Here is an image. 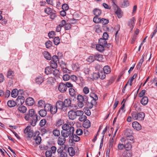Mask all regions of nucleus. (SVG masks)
<instances>
[{
    "mask_svg": "<svg viewBox=\"0 0 157 157\" xmlns=\"http://www.w3.org/2000/svg\"><path fill=\"white\" fill-rule=\"evenodd\" d=\"M63 130L61 132V136L59 137L57 140V143L59 145H63L66 141V138L69 136L70 137L71 133L73 132L74 128L66 124L62 126Z\"/></svg>",
    "mask_w": 157,
    "mask_h": 157,
    "instance_id": "1",
    "label": "nucleus"
},
{
    "mask_svg": "<svg viewBox=\"0 0 157 157\" xmlns=\"http://www.w3.org/2000/svg\"><path fill=\"white\" fill-rule=\"evenodd\" d=\"M25 118L26 121H29L31 124L33 126H35L37 121L40 119V117H38L37 114L35 113L33 109L29 110L28 112L25 114Z\"/></svg>",
    "mask_w": 157,
    "mask_h": 157,
    "instance_id": "2",
    "label": "nucleus"
},
{
    "mask_svg": "<svg viewBox=\"0 0 157 157\" xmlns=\"http://www.w3.org/2000/svg\"><path fill=\"white\" fill-rule=\"evenodd\" d=\"M77 99L78 101V105L79 108L83 107L84 103L87 105L88 103H89L88 97L86 95L82 96L80 94H78L77 96Z\"/></svg>",
    "mask_w": 157,
    "mask_h": 157,
    "instance_id": "3",
    "label": "nucleus"
},
{
    "mask_svg": "<svg viewBox=\"0 0 157 157\" xmlns=\"http://www.w3.org/2000/svg\"><path fill=\"white\" fill-rule=\"evenodd\" d=\"M132 118L134 120L141 121L144 120L145 114L143 112H138L137 111H133L131 113Z\"/></svg>",
    "mask_w": 157,
    "mask_h": 157,
    "instance_id": "4",
    "label": "nucleus"
},
{
    "mask_svg": "<svg viewBox=\"0 0 157 157\" xmlns=\"http://www.w3.org/2000/svg\"><path fill=\"white\" fill-rule=\"evenodd\" d=\"M56 105L57 109L60 110L61 111L64 112L67 111L65 107H64V105L63 101H57Z\"/></svg>",
    "mask_w": 157,
    "mask_h": 157,
    "instance_id": "5",
    "label": "nucleus"
},
{
    "mask_svg": "<svg viewBox=\"0 0 157 157\" xmlns=\"http://www.w3.org/2000/svg\"><path fill=\"white\" fill-rule=\"evenodd\" d=\"M40 133L39 131H36L34 136V139L35 140L36 143L37 144H40L41 141V137L40 136Z\"/></svg>",
    "mask_w": 157,
    "mask_h": 157,
    "instance_id": "6",
    "label": "nucleus"
},
{
    "mask_svg": "<svg viewBox=\"0 0 157 157\" xmlns=\"http://www.w3.org/2000/svg\"><path fill=\"white\" fill-rule=\"evenodd\" d=\"M58 89L62 93L65 92L67 90L65 83L63 82H61L59 84Z\"/></svg>",
    "mask_w": 157,
    "mask_h": 157,
    "instance_id": "7",
    "label": "nucleus"
},
{
    "mask_svg": "<svg viewBox=\"0 0 157 157\" xmlns=\"http://www.w3.org/2000/svg\"><path fill=\"white\" fill-rule=\"evenodd\" d=\"M25 98L24 96L19 95L16 100L17 105H21L25 102Z\"/></svg>",
    "mask_w": 157,
    "mask_h": 157,
    "instance_id": "8",
    "label": "nucleus"
},
{
    "mask_svg": "<svg viewBox=\"0 0 157 157\" xmlns=\"http://www.w3.org/2000/svg\"><path fill=\"white\" fill-rule=\"evenodd\" d=\"M34 99L31 97H29L26 99L25 103L26 105L28 106H32L34 103Z\"/></svg>",
    "mask_w": 157,
    "mask_h": 157,
    "instance_id": "9",
    "label": "nucleus"
},
{
    "mask_svg": "<svg viewBox=\"0 0 157 157\" xmlns=\"http://www.w3.org/2000/svg\"><path fill=\"white\" fill-rule=\"evenodd\" d=\"M68 116L69 119L74 120L76 118V114L75 111L71 110L68 113Z\"/></svg>",
    "mask_w": 157,
    "mask_h": 157,
    "instance_id": "10",
    "label": "nucleus"
},
{
    "mask_svg": "<svg viewBox=\"0 0 157 157\" xmlns=\"http://www.w3.org/2000/svg\"><path fill=\"white\" fill-rule=\"evenodd\" d=\"M132 155V153L131 150H125L122 153V156L123 157H131Z\"/></svg>",
    "mask_w": 157,
    "mask_h": 157,
    "instance_id": "11",
    "label": "nucleus"
},
{
    "mask_svg": "<svg viewBox=\"0 0 157 157\" xmlns=\"http://www.w3.org/2000/svg\"><path fill=\"white\" fill-rule=\"evenodd\" d=\"M132 126L134 129L137 131L141 130L142 128L141 125L138 122L136 121L132 123Z\"/></svg>",
    "mask_w": 157,
    "mask_h": 157,
    "instance_id": "12",
    "label": "nucleus"
},
{
    "mask_svg": "<svg viewBox=\"0 0 157 157\" xmlns=\"http://www.w3.org/2000/svg\"><path fill=\"white\" fill-rule=\"evenodd\" d=\"M135 21V17H133L128 22V26L131 28V31H130V32L132 31V29L134 26Z\"/></svg>",
    "mask_w": 157,
    "mask_h": 157,
    "instance_id": "13",
    "label": "nucleus"
},
{
    "mask_svg": "<svg viewBox=\"0 0 157 157\" xmlns=\"http://www.w3.org/2000/svg\"><path fill=\"white\" fill-rule=\"evenodd\" d=\"M126 138L125 139L124 137L122 138L121 139V141L122 143H125L129 140L131 141H133L134 139V137L132 135H129L128 136H126Z\"/></svg>",
    "mask_w": 157,
    "mask_h": 157,
    "instance_id": "14",
    "label": "nucleus"
},
{
    "mask_svg": "<svg viewBox=\"0 0 157 157\" xmlns=\"http://www.w3.org/2000/svg\"><path fill=\"white\" fill-rule=\"evenodd\" d=\"M63 103L64 105V107L67 110V108L71 106V101L69 98L66 99L64 101Z\"/></svg>",
    "mask_w": 157,
    "mask_h": 157,
    "instance_id": "15",
    "label": "nucleus"
},
{
    "mask_svg": "<svg viewBox=\"0 0 157 157\" xmlns=\"http://www.w3.org/2000/svg\"><path fill=\"white\" fill-rule=\"evenodd\" d=\"M74 131L72 133H71L70 138H72L73 140L75 142H78L80 140V137L78 136L77 135L74 134Z\"/></svg>",
    "mask_w": 157,
    "mask_h": 157,
    "instance_id": "16",
    "label": "nucleus"
},
{
    "mask_svg": "<svg viewBox=\"0 0 157 157\" xmlns=\"http://www.w3.org/2000/svg\"><path fill=\"white\" fill-rule=\"evenodd\" d=\"M35 81L36 83L37 84L40 85L44 81V80L42 76H38L36 78Z\"/></svg>",
    "mask_w": 157,
    "mask_h": 157,
    "instance_id": "17",
    "label": "nucleus"
},
{
    "mask_svg": "<svg viewBox=\"0 0 157 157\" xmlns=\"http://www.w3.org/2000/svg\"><path fill=\"white\" fill-rule=\"evenodd\" d=\"M82 125L85 128H89L90 126V121L89 120L86 119L84 121Z\"/></svg>",
    "mask_w": 157,
    "mask_h": 157,
    "instance_id": "18",
    "label": "nucleus"
},
{
    "mask_svg": "<svg viewBox=\"0 0 157 157\" xmlns=\"http://www.w3.org/2000/svg\"><path fill=\"white\" fill-rule=\"evenodd\" d=\"M126 144H124V148H125L126 150H131L132 147L131 142H130L128 141H126Z\"/></svg>",
    "mask_w": 157,
    "mask_h": 157,
    "instance_id": "19",
    "label": "nucleus"
},
{
    "mask_svg": "<svg viewBox=\"0 0 157 157\" xmlns=\"http://www.w3.org/2000/svg\"><path fill=\"white\" fill-rule=\"evenodd\" d=\"M98 44L105 47H108V46H106L107 44L106 40L103 38H101L99 40Z\"/></svg>",
    "mask_w": 157,
    "mask_h": 157,
    "instance_id": "20",
    "label": "nucleus"
},
{
    "mask_svg": "<svg viewBox=\"0 0 157 157\" xmlns=\"http://www.w3.org/2000/svg\"><path fill=\"white\" fill-rule=\"evenodd\" d=\"M95 60H97L99 61H101L103 59V56L101 54H96L94 55Z\"/></svg>",
    "mask_w": 157,
    "mask_h": 157,
    "instance_id": "21",
    "label": "nucleus"
},
{
    "mask_svg": "<svg viewBox=\"0 0 157 157\" xmlns=\"http://www.w3.org/2000/svg\"><path fill=\"white\" fill-rule=\"evenodd\" d=\"M148 102V98L146 96L143 97L140 101L141 103L144 105H146Z\"/></svg>",
    "mask_w": 157,
    "mask_h": 157,
    "instance_id": "22",
    "label": "nucleus"
},
{
    "mask_svg": "<svg viewBox=\"0 0 157 157\" xmlns=\"http://www.w3.org/2000/svg\"><path fill=\"white\" fill-rule=\"evenodd\" d=\"M93 13L95 16H99L101 13V10L98 8L94 9L93 10Z\"/></svg>",
    "mask_w": 157,
    "mask_h": 157,
    "instance_id": "23",
    "label": "nucleus"
},
{
    "mask_svg": "<svg viewBox=\"0 0 157 157\" xmlns=\"http://www.w3.org/2000/svg\"><path fill=\"white\" fill-rule=\"evenodd\" d=\"M49 111L52 114H54L56 113H57L58 110L56 105H52Z\"/></svg>",
    "mask_w": 157,
    "mask_h": 157,
    "instance_id": "24",
    "label": "nucleus"
},
{
    "mask_svg": "<svg viewBox=\"0 0 157 157\" xmlns=\"http://www.w3.org/2000/svg\"><path fill=\"white\" fill-rule=\"evenodd\" d=\"M68 152L69 155L71 156H73L75 154V151L72 147H70L68 148Z\"/></svg>",
    "mask_w": 157,
    "mask_h": 157,
    "instance_id": "25",
    "label": "nucleus"
},
{
    "mask_svg": "<svg viewBox=\"0 0 157 157\" xmlns=\"http://www.w3.org/2000/svg\"><path fill=\"white\" fill-rule=\"evenodd\" d=\"M8 106L10 107H12L15 106L17 105V103L16 101L13 100H9L7 103Z\"/></svg>",
    "mask_w": 157,
    "mask_h": 157,
    "instance_id": "26",
    "label": "nucleus"
},
{
    "mask_svg": "<svg viewBox=\"0 0 157 157\" xmlns=\"http://www.w3.org/2000/svg\"><path fill=\"white\" fill-rule=\"evenodd\" d=\"M103 72L107 74H109L111 71L110 68L109 66H105L103 68Z\"/></svg>",
    "mask_w": 157,
    "mask_h": 157,
    "instance_id": "27",
    "label": "nucleus"
},
{
    "mask_svg": "<svg viewBox=\"0 0 157 157\" xmlns=\"http://www.w3.org/2000/svg\"><path fill=\"white\" fill-rule=\"evenodd\" d=\"M104 47L99 44H97L96 45L97 50L100 52H102L104 50Z\"/></svg>",
    "mask_w": 157,
    "mask_h": 157,
    "instance_id": "28",
    "label": "nucleus"
},
{
    "mask_svg": "<svg viewBox=\"0 0 157 157\" xmlns=\"http://www.w3.org/2000/svg\"><path fill=\"white\" fill-rule=\"evenodd\" d=\"M18 109L19 111L23 113H25L27 110L26 107L23 105L19 106L18 107Z\"/></svg>",
    "mask_w": 157,
    "mask_h": 157,
    "instance_id": "29",
    "label": "nucleus"
},
{
    "mask_svg": "<svg viewBox=\"0 0 157 157\" xmlns=\"http://www.w3.org/2000/svg\"><path fill=\"white\" fill-rule=\"evenodd\" d=\"M115 13L117 15L118 18H120L122 17V12L120 8H117V10L115 11Z\"/></svg>",
    "mask_w": 157,
    "mask_h": 157,
    "instance_id": "30",
    "label": "nucleus"
},
{
    "mask_svg": "<svg viewBox=\"0 0 157 157\" xmlns=\"http://www.w3.org/2000/svg\"><path fill=\"white\" fill-rule=\"evenodd\" d=\"M18 90L16 89H14L12 90L11 93V96L14 98H15L18 95Z\"/></svg>",
    "mask_w": 157,
    "mask_h": 157,
    "instance_id": "31",
    "label": "nucleus"
},
{
    "mask_svg": "<svg viewBox=\"0 0 157 157\" xmlns=\"http://www.w3.org/2000/svg\"><path fill=\"white\" fill-rule=\"evenodd\" d=\"M44 57L48 60L51 59L52 57L50 53L47 51H44Z\"/></svg>",
    "mask_w": 157,
    "mask_h": 157,
    "instance_id": "32",
    "label": "nucleus"
},
{
    "mask_svg": "<svg viewBox=\"0 0 157 157\" xmlns=\"http://www.w3.org/2000/svg\"><path fill=\"white\" fill-rule=\"evenodd\" d=\"M14 73L13 71L10 69L7 73V77L8 78L12 79Z\"/></svg>",
    "mask_w": 157,
    "mask_h": 157,
    "instance_id": "33",
    "label": "nucleus"
},
{
    "mask_svg": "<svg viewBox=\"0 0 157 157\" xmlns=\"http://www.w3.org/2000/svg\"><path fill=\"white\" fill-rule=\"evenodd\" d=\"M39 113L41 117H44L46 116L47 114V112L45 109H40L39 111Z\"/></svg>",
    "mask_w": 157,
    "mask_h": 157,
    "instance_id": "34",
    "label": "nucleus"
},
{
    "mask_svg": "<svg viewBox=\"0 0 157 157\" xmlns=\"http://www.w3.org/2000/svg\"><path fill=\"white\" fill-rule=\"evenodd\" d=\"M53 134L55 136H59L60 135V131L57 128H55L53 130Z\"/></svg>",
    "mask_w": 157,
    "mask_h": 157,
    "instance_id": "35",
    "label": "nucleus"
},
{
    "mask_svg": "<svg viewBox=\"0 0 157 157\" xmlns=\"http://www.w3.org/2000/svg\"><path fill=\"white\" fill-rule=\"evenodd\" d=\"M98 17V16H95L94 17L93 21L94 23H101V19L99 18Z\"/></svg>",
    "mask_w": 157,
    "mask_h": 157,
    "instance_id": "36",
    "label": "nucleus"
},
{
    "mask_svg": "<svg viewBox=\"0 0 157 157\" xmlns=\"http://www.w3.org/2000/svg\"><path fill=\"white\" fill-rule=\"evenodd\" d=\"M90 96L94 100L97 101L98 99V98L97 95L94 93H90Z\"/></svg>",
    "mask_w": 157,
    "mask_h": 157,
    "instance_id": "37",
    "label": "nucleus"
},
{
    "mask_svg": "<svg viewBox=\"0 0 157 157\" xmlns=\"http://www.w3.org/2000/svg\"><path fill=\"white\" fill-rule=\"evenodd\" d=\"M52 70L50 67H47L45 68V73L46 75L50 74L52 73Z\"/></svg>",
    "mask_w": 157,
    "mask_h": 157,
    "instance_id": "38",
    "label": "nucleus"
},
{
    "mask_svg": "<svg viewBox=\"0 0 157 157\" xmlns=\"http://www.w3.org/2000/svg\"><path fill=\"white\" fill-rule=\"evenodd\" d=\"M99 78L101 79H104L105 77V73L102 71H100L98 72Z\"/></svg>",
    "mask_w": 157,
    "mask_h": 157,
    "instance_id": "39",
    "label": "nucleus"
},
{
    "mask_svg": "<svg viewBox=\"0 0 157 157\" xmlns=\"http://www.w3.org/2000/svg\"><path fill=\"white\" fill-rule=\"evenodd\" d=\"M57 63V62H55L51 61L50 64L51 67L53 69L57 68L58 66Z\"/></svg>",
    "mask_w": 157,
    "mask_h": 157,
    "instance_id": "40",
    "label": "nucleus"
},
{
    "mask_svg": "<svg viewBox=\"0 0 157 157\" xmlns=\"http://www.w3.org/2000/svg\"><path fill=\"white\" fill-rule=\"evenodd\" d=\"M44 12L50 15L53 12V11L51 8L47 7L44 9Z\"/></svg>",
    "mask_w": 157,
    "mask_h": 157,
    "instance_id": "41",
    "label": "nucleus"
},
{
    "mask_svg": "<svg viewBox=\"0 0 157 157\" xmlns=\"http://www.w3.org/2000/svg\"><path fill=\"white\" fill-rule=\"evenodd\" d=\"M56 80L54 78L50 77L48 78L47 80V83L49 84H51L52 83H54Z\"/></svg>",
    "mask_w": 157,
    "mask_h": 157,
    "instance_id": "42",
    "label": "nucleus"
},
{
    "mask_svg": "<svg viewBox=\"0 0 157 157\" xmlns=\"http://www.w3.org/2000/svg\"><path fill=\"white\" fill-rule=\"evenodd\" d=\"M54 43L55 45H58L60 42V39L58 37H56L53 39Z\"/></svg>",
    "mask_w": 157,
    "mask_h": 157,
    "instance_id": "43",
    "label": "nucleus"
},
{
    "mask_svg": "<svg viewBox=\"0 0 157 157\" xmlns=\"http://www.w3.org/2000/svg\"><path fill=\"white\" fill-rule=\"evenodd\" d=\"M69 93L71 96L73 97L75 95V91L74 89L71 88L69 89Z\"/></svg>",
    "mask_w": 157,
    "mask_h": 157,
    "instance_id": "44",
    "label": "nucleus"
},
{
    "mask_svg": "<svg viewBox=\"0 0 157 157\" xmlns=\"http://www.w3.org/2000/svg\"><path fill=\"white\" fill-rule=\"evenodd\" d=\"M45 103L44 101L42 100H39L38 102V106L39 107H44Z\"/></svg>",
    "mask_w": 157,
    "mask_h": 157,
    "instance_id": "45",
    "label": "nucleus"
},
{
    "mask_svg": "<svg viewBox=\"0 0 157 157\" xmlns=\"http://www.w3.org/2000/svg\"><path fill=\"white\" fill-rule=\"evenodd\" d=\"M132 131L129 129H126L125 132V135L126 136H128L129 135H132Z\"/></svg>",
    "mask_w": 157,
    "mask_h": 157,
    "instance_id": "46",
    "label": "nucleus"
},
{
    "mask_svg": "<svg viewBox=\"0 0 157 157\" xmlns=\"http://www.w3.org/2000/svg\"><path fill=\"white\" fill-rule=\"evenodd\" d=\"M94 55L90 56L87 59V61L89 62H92L95 60Z\"/></svg>",
    "mask_w": 157,
    "mask_h": 157,
    "instance_id": "47",
    "label": "nucleus"
},
{
    "mask_svg": "<svg viewBox=\"0 0 157 157\" xmlns=\"http://www.w3.org/2000/svg\"><path fill=\"white\" fill-rule=\"evenodd\" d=\"M76 114V117H79L82 115L84 114V113L82 111V110H77L75 111Z\"/></svg>",
    "mask_w": 157,
    "mask_h": 157,
    "instance_id": "48",
    "label": "nucleus"
},
{
    "mask_svg": "<svg viewBox=\"0 0 157 157\" xmlns=\"http://www.w3.org/2000/svg\"><path fill=\"white\" fill-rule=\"evenodd\" d=\"M114 143V139L113 137L112 139L110 138L109 140V148H112L113 147V145Z\"/></svg>",
    "mask_w": 157,
    "mask_h": 157,
    "instance_id": "49",
    "label": "nucleus"
},
{
    "mask_svg": "<svg viewBox=\"0 0 157 157\" xmlns=\"http://www.w3.org/2000/svg\"><path fill=\"white\" fill-rule=\"evenodd\" d=\"M52 105L50 104L47 103L45 104L44 106V109L46 110V111H49Z\"/></svg>",
    "mask_w": 157,
    "mask_h": 157,
    "instance_id": "50",
    "label": "nucleus"
},
{
    "mask_svg": "<svg viewBox=\"0 0 157 157\" xmlns=\"http://www.w3.org/2000/svg\"><path fill=\"white\" fill-rule=\"evenodd\" d=\"M109 20L108 19L102 18L101 19V23L103 25H106L109 23Z\"/></svg>",
    "mask_w": 157,
    "mask_h": 157,
    "instance_id": "51",
    "label": "nucleus"
},
{
    "mask_svg": "<svg viewBox=\"0 0 157 157\" xmlns=\"http://www.w3.org/2000/svg\"><path fill=\"white\" fill-rule=\"evenodd\" d=\"M129 5V2L128 0H124L122 4V7H125Z\"/></svg>",
    "mask_w": 157,
    "mask_h": 157,
    "instance_id": "52",
    "label": "nucleus"
},
{
    "mask_svg": "<svg viewBox=\"0 0 157 157\" xmlns=\"http://www.w3.org/2000/svg\"><path fill=\"white\" fill-rule=\"evenodd\" d=\"M87 117L83 114L80 116L78 118V120L80 121H84L86 119Z\"/></svg>",
    "mask_w": 157,
    "mask_h": 157,
    "instance_id": "53",
    "label": "nucleus"
},
{
    "mask_svg": "<svg viewBox=\"0 0 157 157\" xmlns=\"http://www.w3.org/2000/svg\"><path fill=\"white\" fill-rule=\"evenodd\" d=\"M70 78V77L68 74H65L63 76V79L64 81L68 80Z\"/></svg>",
    "mask_w": 157,
    "mask_h": 157,
    "instance_id": "54",
    "label": "nucleus"
},
{
    "mask_svg": "<svg viewBox=\"0 0 157 157\" xmlns=\"http://www.w3.org/2000/svg\"><path fill=\"white\" fill-rule=\"evenodd\" d=\"M76 133L78 136H80L83 133L82 130L81 128H78L76 130Z\"/></svg>",
    "mask_w": 157,
    "mask_h": 157,
    "instance_id": "55",
    "label": "nucleus"
},
{
    "mask_svg": "<svg viewBox=\"0 0 157 157\" xmlns=\"http://www.w3.org/2000/svg\"><path fill=\"white\" fill-rule=\"evenodd\" d=\"M52 43L50 40L47 41L45 43V45L46 48H49L52 45Z\"/></svg>",
    "mask_w": 157,
    "mask_h": 157,
    "instance_id": "56",
    "label": "nucleus"
},
{
    "mask_svg": "<svg viewBox=\"0 0 157 157\" xmlns=\"http://www.w3.org/2000/svg\"><path fill=\"white\" fill-rule=\"evenodd\" d=\"M124 103L121 106V107L120 108L118 112L117 113V116H118L119 113L121 112V111H122V112L121 113H122L123 112H124L125 111V110H124Z\"/></svg>",
    "mask_w": 157,
    "mask_h": 157,
    "instance_id": "57",
    "label": "nucleus"
},
{
    "mask_svg": "<svg viewBox=\"0 0 157 157\" xmlns=\"http://www.w3.org/2000/svg\"><path fill=\"white\" fill-rule=\"evenodd\" d=\"M124 148V145L119 143L118 144L117 146V148L118 150H122Z\"/></svg>",
    "mask_w": 157,
    "mask_h": 157,
    "instance_id": "58",
    "label": "nucleus"
},
{
    "mask_svg": "<svg viewBox=\"0 0 157 157\" xmlns=\"http://www.w3.org/2000/svg\"><path fill=\"white\" fill-rule=\"evenodd\" d=\"M46 123V120L45 119L41 120L40 122V125L41 127L44 126Z\"/></svg>",
    "mask_w": 157,
    "mask_h": 157,
    "instance_id": "59",
    "label": "nucleus"
},
{
    "mask_svg": "<svg viewBox=\"0 0 157 157\" xmlns=\"http://www.w3.org/2000/svg\"><path fill=\"white\" fill-rule=\"evenodd\" d=\"M35 135V133H34L32 130H31L28 133V137L30 138H32L33 137H34Z\"/></svg>",
    "mask_w": 157,
    "mask_h": 157,
    "instance_id": "60",
    "label": "nucleus"
},
{
    "mask_svg": "<svg viewBox=\"0 0 157 157\" xmlns=\"http://www.w3.org/2000/svg\"><path fill=\"white\" fill-rule=\"evenodd\" d=\"M48 35L50 38H53L55 35V32L54 31H51L48 33Z\"/></svg>",
    "mask_w": 157,
    "mask_h": 157,
    "instance_id": "61",
    "label": "nucleus"
},
{
    "mask_svg": "<svg viewBox=\"0 0 157 157\" xmlns=\"http://www.w3.org/2000/svg\"><path fill=\"white\" fill-rule=\"evenodd\" d=\"M83 92L85 94H88L89 92V88L87 86H85L84 87L83 90Z\"/></svg>",
    "mask_w": 157,
    "mask_h": 157,
    "instance_id": "62",
    "label": "nucleus"
},
{
    "mask_svg": "<svg viewBox=\"0 0 157 157\" xmlns=\"http://www.w3.org/2000/svg\"><path fill=\"white\" fill-rule=\"evenodd\" d=\"M52 61L55 62H59V58L56 55H54L52 57Z\"/></svg>",
    "mask_w": 157,
    "mask_h": 157,
    "instance_id": "63",
    "label": "nucleus"
},
{
    "mask_svg": "<svg viewBox=\"0 0 157 157\" xmlns=\"http://www.w3.org/2000/svg\"><path fill=\"white\" fill-rule=\"evenodd\" d=\"M46 157H51L52 155V152L51 150H47L45 152Z\"/></svg>",
    "mask_w": 157,
    "mask_h": 157,
    "instance_id": "64",
    "label": "nucleus"
}]
</instances>
